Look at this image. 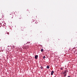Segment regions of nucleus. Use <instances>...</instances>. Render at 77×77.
Wrapping results in <instances>:
<instances>
[{
	"label": "nucleus",
	"instance_id": "f257e3e1",
	"mask_svg": "<svg viewBox=\"0 0 77 77\" xmlns=\"http://www.w3.org/2000/svg\"><path fill=\"white\" fill-rule=\"evenodd\" d=\"M67 72V70H65L64 72H63V74H66V73Z\"/></svg>",
	"mask_w": 77,
	"mask_h": 77
},
{
	"label": "nucleus",
	"instance_id": "f03ea898",
	"mask_svg": "<svg viewBox=\"0 0 77 77\" xmlns=\"http://www.w3.org/2000/svg\"><path fill=\"white\" fill-rule=\"evenodd\" d=\"M38 55H35V59H37V58H38Z\"/></svg>",
	"mask_w": 77,
	"mask_h": 77
},
{
	"label": "nucleus",
	"instance_id": "7ed1b4c3",
	"mask_svg": "<svg viewBox=\"0 0 77 77\" xmlns=\"http://www.w3.org/2000/svg\"><path fill=\"white\" fill-rule=\"evenodd\" d=\"M53 73H54V71H52L51 72V75H53Z\"/></svg>",
	"mask_w": 77,
	"mask_h": 77
},
{
	"label": "nucleus",
	"instance_id": "20e7f679",
	"mask_svg": "<svg viewBox=\"0 0 77 77\" xmlns=\"http://www.w3.org/2000/svg\"><path fill=\"white\" fill-rule=\"evenodd\" d=\"M28 47L27 46H26L24 47L25 49H27Z\"/></svg>",
	"mask_w": 77,
	"mask_h": 77
},
{
	"label": "nucleus",
	"instance_id": "39448f33",
	"mask_svg": "<svg viewBox=\"0 0 77 77\" xmlns=\"http://www.w3.org/2000/svg\"><path fill=\"white\" fill-rule=\"evenodd\" d=\"M49 68H50V67H49L48 66H47V68L48 69H49Z\"/></svg>",
	"mask_w": 77,
	"mask_h": 77
},
{
	"label": "nucleus",
	"instance_id": "423d86ee",
	"mask_svg": "<svg viewBox=\"0 0 77 77\" xmlns=\"http://www.w3.org/2000/svg\"><path fill=\"white\" fill-rule=\"evenodd\" d=\"M41 51H42H42H44V50H43V49H41Z\"/></svg>",
	"mask_w": 77,
	"mask_h": 77
},
{
	"label": "nucleus",
	"instance_id": "0eeeda50",
	"mask_svg": "<svg viewBox=\"0 0 77 77\" xmlns=\"http://www.w3.org/2000/svg\"><path fill=\"white\" fill-rule=\"evenodd\" d=\"M40 68L41 69H43V67L42 66H41V67H40Z\"/></svg>",
	"mask_w": 77,
	"mask_h": 77
},
{
	"label": "nucleus",
	"instance_id": "6e6552de",
	"mask_svg": "<svg viewBox=\"0 0 77 77\" xmlns=\"http://www.w3.org/2000/svg\"><path fill=\"white\" fill-rule=\"evenodd\" d=\"M64 76L65 77L66 76V74H64Z\"/></svg>",
	"mask_w": 77,
	"mask_h": 77
},
{
	"label": "nucleus",
	"instance_id": "1a4fd4ad",
	"mask_svg": "<svg viewBox=\"0 0 77 77\" xmlns=\"http://www.w3.org/2000/svg\"><path fill=\"white\" fill-rule=\"evenodd\" d=\"M43 58V59H45V56H44Z\"/></svg>",
	"mask_w": 77,
	"mask_h": 77
},
{
	"label": "nucleus",
	"instance_id": "9d476101",
	"mask_svg": "<svg viewBox=\"0 0 77 77\" xmlns=\"http://www.w3.org/2000/svg\"><path fill=\"white\" fill-rule=\"evenodd\" d=\"M6 33L7 34H8V35H9V32H7Z\"/></svg>",
	"mask_w": 77,
	"mask_h": 77
},
{
	"label": "nucleus",
	"instance_id": "9b49d317",
	"mask_svg": "<svg viewBox=\"0 0 77 77\" xmlns=\"http://www.w3.org/2000/svg\"><path fill=\"white\" fill-rule=\"evenodd\" d=\"M60 69H61V70H62V69H63L62 68H61Z\"/></svg>",
	"mask_w": 77,
	"mask_h": 77
},
{
	"label": "nucleus",
	"instance_id": "f8f14e48",
	"mask_svg": "<svg viewBox=\"0 0 77 77\" xmlns=\"http://www.w3.org/2000/svg\"><path fill=\"white\" fill-rule=\"evenodd\" d=\"M67 77H71V76H68Z\"/></svg>",
	"mask_w": 77,
	"mask_h": 77
},
{
	"label": "nucleus",
	"instance_id": "ddd939ff",
	"mask_svg": "<svg viewBox=\"0 0 77 77\" xmlns=\"http://www.w3.org/2000/svg\"><path fill=\"white\" fill-rule=\"evenodd\" d=\"M10 14V15H11V14Z\"/></svg>",
	"mask_w": 77,
	"mask_h": 77
},
{
	"label": "nucleus",
	"instance_id": "4468645a",
	"mask_svg": "<svg viewBox=\"0 0 77 77\" xmlns=\"http://www.w3.org/2000/svg\"><path fill=\"white\" fill-rule=\"evenodd\" d=\"M12 18H13V17H12Z\"/></svg>",
	"mask_w": 77,
	"mask_h": 77
},
{
	"label": "nucleus",
	"instance_id": "2eb2a0df",
	"mask_svg": "<svg viewBox=\"0 0 77 77\" xmlns=\"http://www.w3.org/2000/svg\"><path fill=\"white\" fill-rule=\"evenodd\" d=\"M29 43H30V42H29Z\"/></svg>",
	"mask_w": 77,
	"mask_h": 77
}]
</instances>
